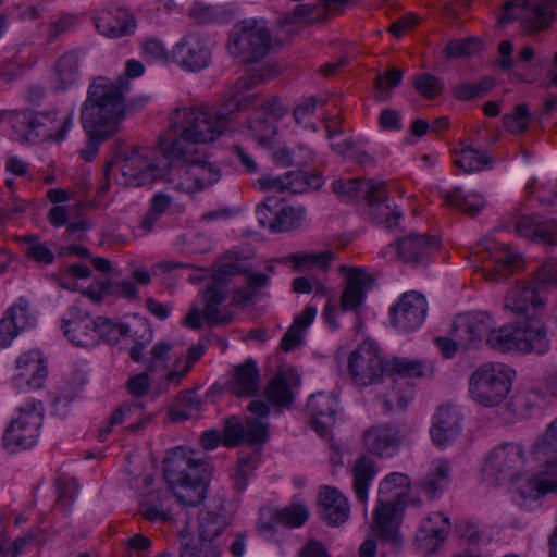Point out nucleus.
<instances>
[{
  "label": "nucleus",
  "mask_w": 557,
  "mask_h": 557,
  "mask_svg": "<svg viewBox=\"0 0 557 557\" xmlns=\"http://www.w3.org/2000/svg\"><path fill=\"white\" fill-rule=\"evenodd\" d=\"M269 77L270 71L267 69L240 77L219 109L205 104L191 109H176L171 116L169 131L159 139L160 149L189 159L191 152H197V144L214 141L221 136L232 120V114L247 111L260 103V96L250 90Z\"/></svg>",
  "instance_id": "f257e3e1"
},
{
  "label": "nucleus",
  "mask_w": 557,
  "mask_h": 557,
  "mask_svg": "<svg viewBox=\"0 0 557 557\" xmlns=\"http://www.w3.org/2000/svg\"><path fill=\"white\" fill-rule=\"evenodd\" d=\"M124 113L121 88L104 77L94 79L81 109V124L87 136L79 151L82 159L90 162L97 157L99 147L119 132Z\"/></svg>",
  "instance_id": "f03ea898"
},
{
  "label": "nucleus",
  "mask_w": 557,
  "mask_h": 557,
  "mask_svg": "<svg viewBox=\"0 0 557 557\" xmlns=\"http://www.w3.org/2000/svg\"><path fill=\"white\" fill-rule=\"evenodd\" d=\"M212 469L203 460H197L182 447H176L164 459V478L170 490L158 492L149 504L172 515L174 498L183 506L200 505L208 491Z\"/></svg>",
  "instance_id": "7ed1b4c3"
},
{
  "label": "nucleus",
  "mask_w": 557,
  "mask_h": 557,
  "mask_svg": "<svg viewBox=\"0 0 557 557\" xmlns=\"http://www.w3.org/2000/svg\"><path fill=\"white\" fill-rule=\"evenodd\" d=\"M409 484V478L398 472L388 474L380 482L372 530L385 542L399 541L398 528L407 505Z\"/></svg>",
  "instance_id": "20e7f679"
},
{
  "label": "nucleus",
  "mask_w": 557,
  "mask_h": 557,
  "mask_svg": "<svg viewBox=\"0 0 557 557\" xmlns=\"http://www.w3.org/2000/svg\"><path fill=\"white\" fill-rule=\"evenodd\" d=\"M147 148H127L125 144L115 141L112 157L106 163V172L116 170L121 173L120 184L139 187L163 180L169 164L162 154L161 159L150 160Z\"/></svg>",
  "instance_id": "39448f33"
},
{
  "label": "nucleus",
  "mask_w": 557,
  "mask_h": 557,
  "mask_svg": "<svg viewBox=\"0 0 557 557\" xmlns=\"http://www.w3.org/2000/svg\"><path fill=\"white\" fill-rule=\"evenodd\" d=\"M557 287V260L543 263L530 281H523L505 298V308L528 320H533L545 306L544 294Z\"/></svg>",
  "instance_id": "423d86ee"
},
{
  "label": "nucleus",
  "mask_w": 557,
  "mask_h": 557,
  "mask_svg": "<svg viewBox=\"0 0 557 557\" xmlns=\"http://www.w3.org/2000/svg\"><path fill=\"white\" fill-rule=\"evenodd\" d=\"M531 454L544 469L528 480L521 495L524 498L539 499L548 494H557V418L533 445Z\"/></svg>",
  "instance_id": "0eeeda50"
},
{
  "label": "nucleus",
  "mask_w": 557,
  "mask_h": 557,
  "mask_svg": "<svg viewBox=\"0 0 557 557\" xmlns=\"http://www.w3.org/2000/svg\"><path fill=\"white\" fill-rule=\"evenodd\" d=\"M515 377L516 371L504 363L487 362L471 374L469 392L480 405L495 407L506 399Z\"/></svg>",
  "instance_id": "6e6552de"
},
{
  "label": "nucleus",
  "mask_w": 557,
  "mask_h": 557,
  "mask_svg": "<svg viewBox=\"0 0 557 557\" xmlns=\"http://www.w3.org/2000/svg\"><path fill=\"white\" fill-rule=\"evenodd\" d=\"M226 48L238 62L257 63L270 53L272 36L270 30L258 25L257 21L243 20L230 30Z\"/></svg>",
  "instance_id": "1a4fd4ad"
},
{
  "label": "nucleus",
  "mask_w": 557,
  "mask_h": 557,
  "mask_svg": "<svg viewBox=\"0 0 557 557\" xmlns=\"http://www.w3.org/2000/svg\"><path fill=\"white\" fill-rule=\"evenodd\" d=\"M42 422L44 405L40 400L32 399L25 406H20L18 417L5 429L3 446L12 453L16 449L33 447L39 436Z\"/></svg>",
  "instance_id": "9d476101"
},
{
  "label": "nucleus",
  "mask_w": 557,
  "mask_h": 557,
  "mask_svg": "<svg viewBox=\"0 0 557 557\" xmlns=\"http://www.w3.org/2000/svg\"><path fill=\"white\" fill-rule=\"evenodd\" d=\"M524 461V449L519 443H502L485 459L482 470L484 480L494 485L511 480Z\"/></svg>",
  "instance_id": "9b49d317"
},
{
  "label": "nucleus",
  "mask_w": 557,
  "mask_h": 557,
  "mask_svg": "<svg viewBox=\"0 0 557 557\" xmlns=\"http://www.w3.org/2000/svg\"><path fill=\"white\" fill-rule=\"evenodd\" d=\"M386 367L376 346L363 342L349 356L348 370L352 382L368 386L381 381Z\"/></svg>",
  "instance_id": "f8f14e48"
},
{
  "label": "nucleus",
  "mask_w": 557,
  "mask_h": 557,
  "mask_svg": "<svg viewBox=\"0 0 557 557\" xmlns=\"http://www.w3.org/2000/svg\"><path fill=\"white\" fill-rule=\"evenodd\" d=\"M426 310V300L422 294L414 290L407 292L391 307V320L398 330L412 332L423 323Z\"/></svg>",
  "instance_id": "ddd939ff"
},
{
  "label": "nucleus",
  "mask_w": 557,
  "mask_h": 557,
  "mask_svg": "<svg viewBox=\"0 0 557 557\" xmlns=\"http://www.w3.org/2000/svg\"><path fill=\"white\" fill-rule=\"evenodd\" d=\"M494 325V320L487 312H468L456 317L451 333L461 345L474 346L490 336Z\"/></svg>",
  "instance_id": "4468645a"
},
{
  "label": "nucleus",
  "mask_w": 557,
  "mask_h": 557,
  "mask_svg": "<svg viewBox=\"0 0 557 557\" xmlns=\"http://www.w3.org/2000/svg\"><path fill=\"white\" fill-rule=\"evenodd\" d=\"M484 248L487 250L491 259V265L484 267L487 280L496 282L506 281L523 268L522 256L509 245L486 243Z\"/></svg>",
  "instance_id": "2eb2a0df"
},
{
  "label": "nucleus",
  "mask_w": 557,
  "mask_h": 557,
  "mask_svg": "<svg viewBox=\"0 0 557 557\" xmlns=\"http://www.w3.org/2000/svg\"><path fill=\"white\" fill-rule=\"evenodd\" d=\"M362 444L368 453L379 458H389L399 450L401 435L395 425L382 423L363 431Z\"/></svg>",
  "instance_id": "dca6fc26"
},
{
  "label": "nucleus",
  "mask_w": 557,
  "mask_h": 557,
  "mask_svg": "<svg viewBox=\"0 0 557 557\" xmlns=\"http://www.w3.org/2000/svg\"><path fill=\"white\" fill-rule=\"evenodd\" d=\"M172 54L181 67L191 72L207 67L211 59L206 40L196 34L183 37L174 47Z\"/></svg>",
  "instance_id": "f3484780"
},
{
  "label": "nucleus",
  "mask_w": 557,
  "mask_h": 557,
  "mask_svg": "<svg viewBox=\"0 0 557 557\" xmlns=\"http://www.w3.org/2000/svg\"><path fill=\"white\" fill-rule=\"evenodd\" d=\"M20 371L13 379L18 392L37 391L44 387L47 376V367L38 350H30L21 355L16 361Z\"/></svg>",
  "instance_id": "a211bd4d"
},
{
  "label": "nucleus",
  "mask_w": 557,
  "mask_h": 557,
  "mask_svg": "<svg viewBox=\"0 0 557 557\" xmlns=\"http://www.w3.org/2000/svg\"><path fill=\"white\" fill-rule=\"evenodd\" d=\"M371 220L385 228H393L398 224L401 212L389 202L387 184L377 182L372 188H368L366 198Z\"/></svg>",
  "instance_id": "6ab92c4d"
},
{
  "label": "nucleus",
  "mask_w": 557,
  "mask_h": 557,
  "mask_svg": "<svg viewBox=\"0 0 557 557\" xmlns=\"http://www.w3.org/2000/svg\"><path fill=\"white\" fill-rule=\"evenodd\" d=\"M438 247V239L428 234L411 233L397 240L398 258L411 265L426 263Z\"/></svg>",
  "instance_id": "aec40b11"
},
{
  "label": "nucleus",
  "mask_w": 557,
  "mask_h": 557,
  "mask_svg": "<svg viewBox=\"0 0 557 557\" xmlns=\"http://www.w3.org/2000/svg\"><path fill=\"white\" fill-rule=\"evenodd\" d=\"M307 410L312 428L322 436L331 435L337 413V399L327 393H318L309 397Z\"/></svg>",
  "instance_id": "412c9836"
},
{
  "label": "nucleus",
  "mask_w": 557,
  "mask_h": 557,
  "mask_svg": "<svg viewBox=\"0 0 557 557\" xmlns=\"http://www.w3.org/2000/svg\"><path fill=\"white\" fill-rule=\"evenodd\" d=\"M97 30L109 38H120L132 35L137 26L133 14L119 8L115 11L103 9L94 16Z\"/></svg>",
  "instance_id": "4be33fe9"
},
{
  "label": "nucleus",
  "mask_w": 557,
  "mask_h": 557,
  "mask_svg": "<svg viewBox=\"0 0 557 557\" xmlns=\"http://www.w3.org/2000/svg\"><path fill=\"white\" fill-rule=\"evenodd\" d=\"M516 233L533 242L557 245V220L537 214L523 215L515 224Z\"/></svg>",
  "instance_id": "5701e85b"
},
{
  "label": "nucleus",
  "mask_w": 557,
  "mask_h": 557,
  "mask_svg": "<svg viewBox=\"0 0 557 557\" xmlns=\"http://www.w3.org/2000/svg\"><path fill=\"white\" fill-rule=\"evenodd\" d=\"M460 416L451 406H441L433 416L430 430L433 443L438 447L450 445L460 433Z\"/></svg>",
  "instance_id": "b1692460"
},
{
  "label": "nucleus",
  "mask_w": 557,
  "mask_h": 557,
  "mask_svg": "<svg viewBox=\"0 0 557 557\" xmlns=\"http://www.w3.org/2000/svg\"><path fill=\"white\" fill-rule=\"evenodd\" d=\"M319 512L329 525H341L350 513L348 499L335 487L325 486L319 492Z\"/></svg>",
  "instance_id": "393cba45"
},
{
  "label": "nucleus",
  "mask_w": 557,
  "mask_h": 557,
  "mask_svg": "<svg viewBox=\"0 0 557 557\" xmlns=\"http://www.w3.org/2000/svg\"><path fill=\"white\" fill-rule=\"evenodd\" d=\"M300 383L298 374L289 369L277 372L268 383L263 395L275 407L288 408L294 403L293 389Z\"/></svg>",
  "instance_id": "a878e982"
},
{
  "label": "nucleus",
  "mask_w": 557,
  "mask_h": 557,
  "mask_svg": "<svg viewBox=\"0 0 557 557\" xmlns=\"http://www.w3.org/2000/svg\"><path fill=\"white\" fill-rule=\"evenodd\" d=\"M62 330L66 338L76 346L87 347L97 342L95 321L87 313L82 314L75 307L69 310V318L62 319Z\"/></svg>",
  "instance_id": "bb28decb"
},
{
  "label": "nucleus",
  "mask_w": 557,
  "mask_h": 557,
  "mask_svg": "<svg viewBox=\"0 0 557 557\" xmlns=\"http://www.w3.org/2000/svg\"><path fill=\"white\" fill-rule=\"evenodd\" d=\"M161 153L166 158L169 164L166 176L163 180L175 183L180 190L187 193L196 191V184H194V176L190 174L194 162H198L196 158L197 152H191L190 158L176 157L174 152L160 149Z\"/></svg>",
  "instance_id": "cd10ccee"
},
{
  "label": "nucleus",
  "mask_w": 557,
  "mask_h": 557,
  "mask_svg": "<svg viewBox=\"0 0 557 557\" xmlns=\"http://www.w3.org/2000/svg\"><path fill=\"white\" fill-rule=\"evenodd\" d=\"M203 309L202 317L209 326L227 325L233 321V313L220 306L226 299V293L218 284L209 285L202 292Z\"/></svg>",
  "instance_id": "c85d7f7f"
},
{
  "label": "nucleus",
  "mask_w": 557,
  "mask_h": 557,
  "mask_svg": "<svg viewBox=\"0 0 557 557\" xmlns=\"http://www.w3.org/2000/svg\"><path fill=\"white\" fill-rule=\"evenodd\" d=\"M230 391L238 397H252L260 391V370L253 359L234 368Z\"/></svg>",
  "instance_id": "c756f323"
},
{
  "label": "nucleus",
  "mask_w": 557,
  "mask_h": 557,
  "mask_svg": "<svg viewBox=\"0 0 557 557\" xmlns=\"http://www.w3.org/2000/svg\"><path fill=\"white\" fill-rule=\"evenodd\" d=\"M29 324L27 302L23 299L10 307L0 320V347H8L11 342Z\"/></svg>",
  "instance_id": "7c9ffc66"
},
{
  "label": "nucleus",
  "mask_w": 557,
  "mask_h": 557,
  "mask_svg": "<svg viewBox=\"0 0 557 557\" xmlns=\"http://www.w3.org/2000/svg\"><path fill=\"white\" fill-rule=\"evenodd\" d=\"M518 351L543 355L549 350V339L544 325L524 322L518 324Z\"/></svg>",
  "instance_id": "2f4dec72"
},
{
  "label": "nucleus",
  "mask_w": 557,
  "mask_h": 557,
  "mask_svg": "<svg viewBox=\"0 0 557 557\" xmlns=\"http://www.w3.org/2000/svg\"><path fill=\"white\" fill-rule=\"evenodd\" d=\"M555 7H557V0L531 2V11L521 17L522 32L533 35L547 29L555 20V12L553 11Z\"/></svg>",
  "instance_id": "473e14b6"
},
{
  "label": "nucleus",
  "mask_w": 557,
  "mask_h": 557,
  "mask_svg": "<svg viewBox=\"0 0 557 557\" xmlns=\"http://www.w3.org/2000/svg\"><path fill=\"white\" fill-rule=\"evenodd\" d=\"M370 276L360 269H350L346 276V286L341 296L343 311L357 309L364 300L367 283Z\"/></svg>",
  "instance_id": "72a5a7b5"
},
{
  "label": "nucleus",
  "mask_w": 557,
  "mask_h": 557,
  "mask_svg": "<svg viewBox=\"0 0 557 557\" xmlns=\"http://www.w3.org/2000/svg\"><path fill=\"white\" fill-rule=\"evenodd\" d=\"M377 472V465L369 455H360L351 470L352 474V490L356 498L360 503H366L368 499V490L371 482L374 480Z\"/></svg>",
  "instance_id": "f704fd0d"
},
{
  "label": "nucleus",
  "mask_w": 557,
  "mask_h": 557,
  "mask_svg": "<svg viewBox=\"0 0 557 557\" xmlns=\"http://www.w3.org/2000/svg\"><path fill=\"white\" fill-rule=\"evenodd\" d=\"M228 527V518L224 508L218 510H201L199 515V539L202 543L212 544Z\"/></svg>",
  "instance_id": "c9c22d12"
},
{
  "label": "nucleus",
  "mask_w": 557,
  "mask_h": 557,
  "mask_svg": "<svg viewBox=\"0 0 557 557\" xmlns=\"http://www.w3.org/2000/svg\"><path fill=\"white\" fill-rule=\"evenodd\" d=\"M386 374L389 377L397 375L401 379H420L433 375V367L425 361L394 357L386 367Z\"/></svg>",
  "instance_id": "e433bc0d"
},
{
  "label": "nucleus",
  "mask_w": 557,
  "mask_h": 557,
  "mask_svg": "<svg viewBox=\"0 0 557 557\" xmlns=\"http://www.w3.org/2000/svg\"><path fill=\"white\" fill-rule=\"evenodd\" d=\"M441 198L446 205L454 207L470 216L476 215L484 207V198L476 193L465 194L460 187L451 190H442Z\"/></svg>",
  "instance_id": "4c0bfd02"
},
{
  "label": "nucleus",
  "mask_w": 557,
  "mask_h": 557,
  "mask_svg": "<svg viewBox=\"0 0 557 557\" xmlns=\"http://www.w3.org/2000/svg\"><path fill=\"white\" fill-rule=\"evenodd\" d=\"M57 111H47L37 113V117H39L40 122V136L60 141L65 138L73 126L74 109H71L60 123H57Z\"/></svg>",
  "instance_id": "58836bf2"
},
{
  "label": "nucleus",
  "mask_w": 557,
  "mask_h": 557,
  "mask_svg": "<svg viewBox=\"0 0 557 557\" xmlns=\"http://www.w3.org/2000/svg\"><path fill=\"white\" fill-rule=\"evenodd\" d=\"M377 182L373 180H336L332 184L333 191L344 201H354L359 198L360 195L368 197V188H372Z\"/></svg>",
  "instance_id": "ea45409f"
},
{
  "label": "nucleus",
  "mask_w": 557,
  "mask_h": 557,
  "mask_svg": "<svg viewBox=\"0 0 557 557\" xmlns=\"http://www.w3.org/2000/svg\"><path fill=\"white\" fill-rule=\"evenodd\" d=\"M518 325L507 324L495 330L492 327L490 336L486 337V344L499 352L518 351Z\"/></svg>",
  "instance_id": "a19ab883"
},
{
  "label": "nucleus",
  "mask_w": 557,
  "mask_h": 557,
  "mask_svg": "<svg viewBox=\"0 0 557 557\" xmlns=\"http://www.w3.org/2000/svg\"><path fill=\"white\" fill-rule=\"evenodd\" d=\"M79 58L77 50L63 53L55 63V72L62 89L73 85L78 77Z\"/></svg>",
  "instance_id": "79ce46f5"
},
{
  "label": "nucleus",
  "mask_w": 557,
  "mask_h": 557,
  "mask_svg": "<svg viewBox=\"0 0 557 557\" xmlns=\"http://www.w3.org/2000/svg\"><path fill=\"white\" fill-rule=\"evenodd\" d=\"M392 381L393 385L382 397L384 409L386 412L405 410L413 397V391L406 384L398 383L395 379H392Z\"/></svg>",
  "instance_id": "37998d69"
},
{
  "label": "nucleus",
  "mask_w": 557,
  "mask_h": 557,
  "mask_svg": "<svg viewBox=\"0 0 557 557\" xmlns=\"http://www.w3.org/2000/svg\"><path fill=\"white\" fill-rule=\"evenodd\" d=\"M286 190L293 194H300L310 188L319 189L323 180L318 173L308 174L301 170L288 171L285 173Z\"/></svg>",
  "instance_id": "c03bdc74"
},
{
  "label": "nucleus",
  "mask_w": 557,
  "mask_h": 557,
  "mask_svg": "<svg viewBox=\"0 0 557 557\" xmlns=\"http://www.w3.org/2000/svg\"><path fill=\"white\" fill-rule=\"evenodd\" d=\"M276 120L263 115V113H256V116L249 120V131L251 135L262 146H271L274 136L277 133Z\"/></svg>",
  "instance_id": "a18cd8bd"
},
{
  "label": "nucleus",
  "mask_w": 557,
  "mask_h": 557,
  "mask_svg": "<svg viewBox=\"0 0 557 557\" xmlns=\"http://www.w3.org/2000/svg\"><path fill=\"white\" fill-rule=\"evenodd\" d=\"M190 174L194 176V184H196L197 190L214 185L222 176L219 165L205 160L194 162Z\"/></svg>",
  "instance_id": "49530a36"
},
{
  "label": "nucleus",
  "mask_w": 557,
  "mask_h": 557,
  "mask_svg": "<svg viewBox=\"0 0 557 557\" xmlns=\"http://www.w3.org/2000/svg\"><path fill=\"white\" fill-rule=\"evenodd\" d=\"M15 242L25 244V253L28 258L35 260L38 263L51 264L55 257L52 250L46 245L40 243L39 236L37 235H23L16 236Z\"/></svg>",
  "instance_id": "de8ad7c7"
},
{
  "label": "nucleus",
  "mask_w": 557,
  "mask_h": 557,
  "mask_svg": "<svg viewBox=\"0 0 557 557\" xmlns=\"http://www.w3.org/2000/svg\"><path fill=\"white\" fill-rule=\"evenodd\" d=\"M449 463L446 460H440L435 471L423 479L421 487L431 499L435 498L436 494L449 482Z\"/></svg>",
  "instance_id": "09e8293b"
},
{
  "label": "nucleus",
  "mask_w": 557,
  "mask_h": 557,
  "mask_svg": "<svg viewBox=\"0 0 557 557\" xmlns=\"http://www.w3.org/2000/svg\"><path fill=\"white\" fill-rule=\"evenodd\" d=\"M96 332L100 338L110 345L117 344L122 337L129 333V326L124 323H113L110 319L98 317L95 320Z\"/></svg>",
  "instance_id": "8fccbe9b"
},
{
  "label": "nucleus",
  "mask_w": 557,
  "mask_h": 557,
  "mask_svg": "<svg viewBox=\"0 0 557 557\" xmlns=\"http://www.w3.org/2000/svg\"><path fill=\"white\" fill-rule=\"evenodd\" d=\"M412 86L421 97L429 100L436 99L445 89L443 79L429 73L417 74L412 79Z\"/></svg>",
  "instance_id": "3c124183"
},
{
  "label": "nucleus",
  "mask_w": 557,
  "mask_h": 557,
  "mask_svg": "<svg viewBox=\"0 0 557 557\" xmlns=\"http://www.w3.org/2000/svg\"><path fill=\"white\" fill-rule=\"evenodd\" d=\"M333 259V253L330 251H322L320 253H301L296 252L289 256V260L294 263L295 270L319 269L326 271Z\"/></svg>",
  "instance_id": "603ef678"
},
{
  "label": "nucleus",
  "mask_w": 557,
  "mask_h": 557,
  "mask_svg": "<svg viewBox=\"0 0 557 557\" xmlns=\"http://www.w3.org/2000/svg\"><path fill=\"white\" fill-rule=\"evenodd\" d=\"M273 517L274 520L282 525L299 528L308 520L309 511L304 504H292L276 510Z\"/></svg>",
  "instance_id": "864d4df0"
},
{
  "label": "nucleus",
  "mask_w": 557,
  "mask_h": 557,
  "mask_svg": "<svg viewBox=\"0 0 557 557\" xmlns=\"http://www.w3.org/2000/svg\"><path fill=\"white\" fill-rule=\"evenodd\" d=\"M455 165L466 173L481 171L491 163V158L471 146L461 149L460 157L454 161Z\"/></svg>",
  "instance_id": "5fc2aeb1"
},
{
  "label": "nucleus",
  "mask_w": 557,
  "mask_h": 557,
  "mask_svg": "<svg viewBox=\"0 0 557 557\" xmlns=\"http://www.w3.org/2000/svg\"><path fill=\"white\" fill-rule=\"evenodd\" d=\"M302 211L289 206L276 207L275 222L272 224L273 233H282L296 230L300 226Z\"/></svg>",
  "instance_id": "6e6d98bb"
},
{
  "label": "nucleus",
  "mask_w": 557,
  "mask_h": 557,
  "mask_svg": "<svg viewBox=\"0 0 557 557\" xmlns=\"http://www.w3.org/2000/svg\"><path fill=\"white\" fill-rule=\"evenodd\" d=\"M531 11V2L529 0H507L502 5V11L497 16V25L505 26L521 17Z\"/></svg>",
  "instance_id": "4d7b16f0"
},
{
  "label": "nucleus",
  "mask_w": 557,
  "mask_h": 557,
  "mask_svg": "<svg viewBox=\"0 0 557 557\" xmlns=\"http://www.w3.org/2000/svg\"><path fill=\"white\" fill-rule=\"evenodd\" d=\"M12 127L16 133L24 134L26 136L36 135L40 136L39 132V117L37 113L29 110L15 111L11 115Z\"/></svg>",
  "instance_id": "13d9d810"
},
{
  "label": "nucleus",
  "mask_w": 557,
  "mask_h": 557,
  "mask_svg": "<svg viewBox=\"0 0 557 557\" xmlns=\"http://www.w3.org/2000/svg\"><path fill=\"white\" fill-rule=\"evenodd\" d=\"M481 42L476 38L453 39L447 42L443 53L447 59L468 58L476 53Z\"/></svg>",
  "instance_id": "bf43d9fd"
},
{
  "label": "nucleus",
  "mask_w": 557,
  "mask_h": 557,
  "mask_svg": "<svg viewBox=\"0 0 557 557\" xmlns=\"http://www.w3.org/2000/svg\"><path fill=\"white\" fill-rule=\"evenodd\" d=\"M223 446L234 448L245 442V420L237 416H232L224 421L222 431Z\"/></svg>",
  "instance_id": "052dcab7"
},
{
  "label": "nucleus",
  "mask_w": 557,
  "mask_h": 557,
  "mask_svg": "<svg viewBox=\"0 0 557 557\" xmlns=\"http://www.w3.org/2000/svg\"><path fill=\"white\" fill-rule=\"evenodd\" d=\"M503 125L512 134L523 133L530 122L529 108L524 103H520L515 107V110L510 114H505L502 119Z\"/></svg>",
  "instance_id": "680f3d73"
},
{
  "label": "nucleus",
  "mask_w": 557,
  "mask_h": 557,
  "mask_svg": "<svg viewBox=\"0 0 557 557\" xmlns=\"http://www.w3.org/2000/svg\"><path fill=\"white\" fill-rule=\"evenodd\" d=\"M270 440L269 424L257 418L245 419V442L250 446L263 445Z\"/></svg>",
  "instance_id": "e2e57ef3"
},
{
  "label": "nucleus",
  "mask_w": 557,
  "mask_h": 557,
  "mask_svg": "<svg viewBox=\"0 0 557 557\" xmlns=\"http://www.w3.org/2000/svg\"><path fill=\"white\" fill-rule=\"evenodd\" d=\"M403 78V72L396 67L391 69L384 75H376L374 79L375 97L379 100H387L391 89L397 87Z\"/></svg>",
  "instance_id": "0e129e2a"
},
{
  "label": "nucleus",
  "mask_w": 557,
  "mask_h": 557,
  "mask_svg": "<svg viewBox=\"0 0 557 557\" xmlns=\"http://www.w3.org/2000/svg\"><path fill=\"white\" fill-rule=\"evenodd\" d=\"M205 354V347L202 345L190 346L187 350L186 362L182 370L170 371L165 375V381L169 384L180 385L181 381L191 370L194 363L198 361Z\"/></svg>",
  "instance_id": "69168bd1"
},
{
  "label": "nucleus",
  "mask_w": 557,
  "mask_h": 557,
  "mask_svg": "<svg viewBox=\"0 0 557 557\" xmlns=\"http://www.w3.org/2000/svg\"><path fill=\"white\" fill-rule=\"evenodd\" d=\"M101 288L108 294L121 296L127 299H136L138 288L132 281H121L111 283L110 281H101Z\"/></svg>",
  "instance_id": "338daca9"
},
{
  "label": "nucleus",
  "mask_w": 557,
  "mask_h": 557,
  "mask_svg": "<svg viewBox=\"0 0 557 557\" xmlns=\"http://www.w3.org/2000/svg\"><path fill=\"white\" fill-rule=\"evenodd\" d=\"M180 557H220V550L212 544H186L182 547Z\"/></svg>",
  "instance_id": "774afa93"
}]
</instances>
